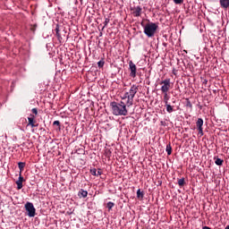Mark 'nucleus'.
<instances>
[{"instance_id":"obj_1","label":"nucleus","mask_w":229,"mask_h":229,"mask_svg":"<svg viewBox=\"0 0 229 229\" xmlns=\"http://www.w3.org/2000/svg\"><path fill=\"white\" fill-rule=\"evenodd\" d=\"M111 108L113 112V115H128V104L124 101L120 102H111Z\"/></svg>"},{"instance_id":"obj_2","label":"nucleus","mask_w":229,"mask_h":229,"mask_svg":"<svg viewBox=\"0 0 229 229\" xmlns=\"http://www.w3.org/2000/svg\"><path fill=\"white\" fill-rule=\"evenodd\" d=\"M157 30H158V25L155 22H149L144 26V33L148 38L155 37Z\"/></svg>"},{"instance_id":"obj_3","label":"nucleus","mask_w":229,"mask_h":229,"mask_svg":"<svg viewBox=\"0 0 229 229\" xmlns=\"http://www.w3.org/2000/svg\"><path fill=\"white\" fill-rule=\"evenodd\" d=\"M139 92V86L133 84L129 91L127 92L128 94V100L127 102V108H130V106H133V98H135V94Z\"/></svg>"},{"instance_id":"obj_4","label":"nucleus","mask_w":229,"mask_h":229,"mask_svg":"<svg viewBox=\"0 0 229 229\" xmlns=\"http://www.w3.org/2000/svg\"><path fill=\"white\" fill-rule=\"evenodd\" d=\"M25 210H27L29 217H35V212H37V209H35L33 203L27 202L25 204Z\"/></svg>"},{"instance_id":"obj_5","label":"nucleus","mask_w":229,"mask_h":229,"mask_svg":"<svg viewBox=\"0 0 229 229\" xmlns=\"http://www.w3.org/2000/svg\"><path fill=\"white\" fill-rule=\"evenodd\" d=\"M161 87V91L163 93L169 92V89H171V79H165L160 82Z\"/></svg>"},{"instance_id":"obj_6","label":"nucleus","mask_w":229,"mask_h":229,"mask_svg":"<svg viewBox=\"0 0 229 229\" xmlns=\"http://www.w3.org/2000/svg\"><path fill=\"white\" fill-rule=\"evenodd\" d=\"M129 71H130L129 76L131 78H137V65L133 64V61L129 62Z\"/></svg>"},{"instance_id":"obj_7","label":"nucleus","mask_w":229,"mask_h":229,"mask_svg":"<svg viewBox=\"0 0 229 229\" xmlns=\"http://www.w3.org/2000/svg\"><path fill=\"white\" fill-rule=\"evenodd\" d=\"M131 12H132V15L134 17H140V15H142V7H140L139 5L131 7Z\"/></svg>"},{"instance_id":"obj_8","label":"nucleus","mask_w":229,"mask_h":229,"mask_svg":"<svg viewBox=\"0 0 229 229\" xmlns=\"http://www.w3.org/2000/svg\"><path fill=\"white\" fill-rule=\"evenodd\" d=\"M196 126L199 131V135H200V137H203V118H198L196 122Z\"/></svg>"},{"instance_id":"obj_9","label":"nucleus","mask_w":229,"mask_h":229,"mask_svg":"<svg viewBox=\"0 0 229 229\" xmlns=\"http://www.w3.org/2000/svg\"><path fill=\"white\" fill-rule=\"evenodd\" d=\"M28 126H31V128H38V123L37 121H35V115L30 114V117H28Z\"/></svg>"},{"instance_id":"obj_10","label":"nucleus","mask_w":229,"mask_h":229,"mask_svg":"<svg viewBox=\"0 0 229 229\" xmlns=\"http://www.w3.org/2000/svg\"><path fill=\"white\" fill-rule=\"evenodd\" d=\"M26 182V180L24 179V177L22 176V174L20 173L19 174V177L18 180L15 181V183L17 185V189L18 191H21V189H22V182Z\"/></svg>"},{"instance_id":"obj_11","label":"nucleus","mask_w":229,"mask_h":229,"mask_svg":"<svg viewBox=\"0 0 229 229\" xmlns=\"http://www.w3.org/2000/svg\"><path fill=\"white\" fill-rule=\"evenodd\" d=\"M55 31V36L57 37V40L60 42V44H62V40H64V38H62V34L60 33V25H56Z\"/></svg>"},{"instance_id":"obj_12","label":"nucleus","mask_w":229,"mask_h":229,"mask_svg":"<svg viewBox=\"0 0 229 229\" xmlns=\"http://www.w3.org/2000/svg\"><path fill=\"white\" fill-rule=\"evenodd\" d=\"M220 6L226 10L229 7V0H220Z\"/></svg>"},{"instance_id":"obj_13","label":"nucleus","mask_w":229,"mask_h":229,"mask_svg":"<svg viewBox=\"0 0 229 229\" xmlns=\"http://www.w3.org/2000/svg\"><path fill=\"white\" fill-rule=\"evenodd\" d=\"M165 107H166V112L168 114H173V112H174V109L173 108V106L171 105H169V102H167V100H165Z\"/></svg>"},{"instance_id":"obj_14","label":"nucleus","mask_w":229,"mask_h":229,"mask_svg":"<svg viewBox=\"0 0 229 229\" xmlns=\"http://www.w3.org/2000/svg\"><path fill=\"white\" fill-rule=\"evenodd\" d=\"M81 198H87V196H89V191L81 189L80 191H79V194H78Z\"/></svg>"},{"instance_id":"obj_15","label":"nucleus","mask_w":229,"mask_h":229,"mask_svg":"<svg viewBox=\"0 0 229 229\" xmlns=\"http://www.w3.org/2000/svg\"><path fill=\"white\" fill-rule=\"evenodd\" d=\"M18 167H19L20 173H22L24 171V167H26V163L25 162H19L18 163Z\"/></svg>"},{"instance_id":"obj_16","label":"nucleus","mask_w":229,"mask_h":229,"mask_svg":"<svg viewBox=\"0 0 229 229\" xmlns=\"http://www.w3.org/2000/svg\"><path fill=\"white\" fill-rule=\"evenodd\" d=\"M137 198L138 199H144V191H140V189L137 191Z\"/></svg>"},{"instance_id":"obj_17","label":"nucleus","mask_w":229,"mask_h":229,"mask_svg":"<svg viewBox=\"0 0 229 229\" xmlns=\"http://www.w3.org/2000/svg\"><path fill=\"white\" fill-rule=\"evenodd\" d=\"M214 160H215V164L216 165H221L222 164L225 163V160L219 158V157H214Z\"/></svg>"},{"instance_id":"obj_18","label":"nucleus","mask_w":229,"mask_h":229,"mask_svg":"<svg viewBox=\"0 0 229 229\" xmlns=\"http://www.w3.org/2000/svg\"><path fill=\"white\" fill-rule=\"evenodd\" d=\"M165 151H166L168 156L171 155V153H173V147H171V143H168L166 145Z\"/></svg>"},{"instance_id":"obj_19","label":"nucleus","mask_w":229,"mask_h":229,"mask_svg":"<svg viewBox=\"0 0 229 229\" xmlns=\"http://www.w3.org/2000/svg\"><path fill=\"white\" fill-rule=\"evenodd\" d=\"M178 185L183 187L185 185V178H181L178 180Z\"/></svg>"},{"instance_id":"obj_20","label":"nucleus","mask_w":229,"mask_h":229,"mask_svg":"<svg viewBox=\"0 0 229 229\" xmlns=\"http://www.w3.org/2000/svg\"><path fill=\"white\" fill-rule=\"evenodd\" d=\"M114 205H115V204H114V202L109 201V202H107V204H106V208H108V210H112V208H114Z\"/></svg>"},{"instance_id":"obj_21","label":"nucleus","mask_w":229,"mask_h":229,"mask_svg":"<svg viewBox=\"0 0 229 229\" xmlns=\"http://www.w3.org/2000/svg\"><path fill=\"white\" fill-rule=\"evenodd\" d=\"M76 153H77L78 155H85V148H78V149L76 150Z\"/></svg>"},{"instance_id":"obj_22","label":"nucleus","mask_w":229,"mask_h":229,"mask_svg":"<svg viewBox=\"0 0 229 229\" xmlns=\"http://www.w3.org/2000/svg\"><path fill=\"white\" fill-rule=\"evenodd\" d=\"M128 93L127 92H125L124 93V95L123 96V97H121V101H123V103H124V101H125V103H126V101H128Z\"/></svg>"},{"instance_id":"obj_23","label":"nucleus","mask_w":229,"mask_h":229,"mask_svg":"<svg viewBox=\"0 0 229 229\" xmlns=\"http://www.w3.org/2000/svg\"><path fill=\"white\" fill-rule=\"evenodd\" d=\"M110 22V18H106L105 21H104V27L103 30H105V28H106V26H108V23Z\"/></svg>"},{"instance_id":"obj_24","label":"nucleus","mask_w":229,"mask_h":229,"mask_svg":"<svg viewBox=\"0 0 229 229\" xmlns=\"http://www.w3.org/2000/svg\"><path fill=\"white\" fill-rule=\"evenodd\" d=\"M186 106L192 108V103H191V100L187 99Z\"/></svg>"},{"instance_id":"obj_25","label":"nucleus","mask_w":229,"mask_h":229,"mask_svg":"<svg viewBox=\"0 0 229 229\" xmlns=\"http://www.w3.org/2000/svg\"><path fill=\"white\" fill-rule=\"evenodd\" d=\"M53 125L54 126H58L59 127V130H60V121L56 120L53 123Z\"/></svg>"},{"instance_id":"obj_26","label":"nucleus","mask_w":229,"mask_h":229,"mask_svg":"<svg viewBox=\"0 0 229 229\" xmlns=\"http://www.w3.org/2000/svg\"><path fill=\"white\" fill-rule=\"evenodd\" d=\"M175 4H182L183 3V0H173Z\"/></svg>"},{"instance_id":"obj_27","label":"nucleus","mask_w":229,"mask_h":229,"mask_svg":"<svg viewBox=\"0 0 229 229\" xmlns=\"http://www.w3.org/2000/svg\"><path fill=\"white\" fill-rule=\"evenodd\" d=\"M98 65L99 68L103 67V65H105V61H99L98 63Z\"/></svg>"},{"instance_id":"obj_28","label":"nucleus","mask_w":229,"mask_h":229,"mask_svg":"<svg viewBox=\"0 0 229 229\" xmlns=\"http://www.w3.org/2000/svg\"><path fill=\"white\" fill-rule=\"evenodd\" d=\"M32 114H34L35 115H37L38 114V111L37 110V108H32L31 110Z\"/></svg>"},{"instance_id":"obj_29","label":"nucleus","mask_w":229,"mask_h":229,"mask_svg":"<svg viewBox=\"0 0 229 229\" xmlns=\"http://www.w3.org/2000/svg\"><path fill=\"white\" fill-rule=\"evenodd\" d=\"M163 94H165L164 95L165 101H169V98H167V92L166 93H163Z\"/></svg>"},{"instance_id":"obj_30","label":"nucleus","mask_w":229,"mask_h":229,"mask_svg":"<svg viewBox=\"0 0 229 229\" xmlns=\"http://www.w3.org/2000/svg\"><path fill=\"white\" fill-rule=\"evenodd\" d=\"M93 176H101V173H93Z\"/></svg>"},{"instance_id":"obj_31","label":"nucleus","mask_w":229,"mask_h":229,"mask_svg":"<svg viewBox=\"0 0 229 229\" xmlns=\"http://www.w3.org/2000/svg\"><path fill=\"white\" fill-rule=\"evenodd\" d=\"M96 172H97L96 168L90 169V173H96Z\"/></svg>"},{"instance_id":"obj_32","label":"nucleus","mask_w":229,"mask_h":229,"mask_svg":"<svg viewBox=\"0 0 229 229\" xmlns=\"http://www.w3.org/2000/svg\"><path fill=\"white\" fill-rule=\"evenodd\" d=\"M202 229H212V228H210L208 226H204V227H202Z\"/></svg>"},{"instance_id":"obj_33","label":"nucleus","mask_w":229,"mask_h":229,"mask_svg":"<svg viewBox=\"0 0 229 229\" xmlns=\"http://www.w3.org/2000/svg\"><path fill=\"white\" fill-rule=\"evenodd\" d=\"M58 155H62V153L60 151H58Z\"/></svg>"}]
</instances>
